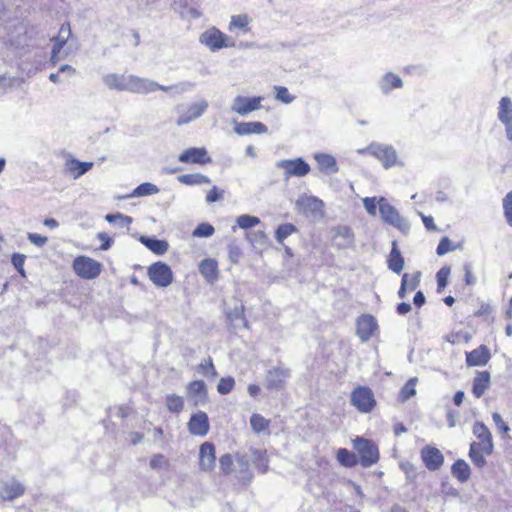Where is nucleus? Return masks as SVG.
I'll list each match as a JSON object with an SVG mask.
<instances>
[{"label": "nucleus", "instance_id": "obj_1", "mask_svg": "<svg viewBox=\"0 0 512 512\" xmlns=\"http://www.w3.org/2000/svg\"><path fill=\"white\" fill-rule=\"evenodd\" d=\"M104 83L110 89L124 91L130 90L135 92H153L156 90L168 91L169 87H164L154 82H148L146 80L134 77L124 76L119 74H108L104 77Z\"/></svg>", "mask_w": 512, "mask_h": 512}, {"label": "nucleus", "instance_id": "obj_2", "mask_svg": "<svg viewBox=\"0 0 512 512\" xmlns=\"http://www.w3.org/2000/svg\"><path fill=\"white\" fill-rule=\"evenodd\" d=\"M72 269L79 278L93 280L101 274L103 265L89 256L78 255L72 262Z\"/></svg>", "mask_w": 512, "mask_h": 512}, {"label": "nucleus", "instance_id": "obj_3", "mask_svg": "<svg viewBox=\"0 0 512 512\" xmlns=\"http://www.w3.org/2000/svg\"><path fill=\"white\" fill-rule=\"evenodd\" d=\"M353 447L359 454L360 464L363 467H370L378 462L379 450L373 441L357 437L353 441Z\"/></svg>", "mask_w": 512, "mask_h": 512}, {"label": "nucleus", "instance_id": "obj_4", "mask_svg": "<svg viewBox=\"0 0 512 512\" xmlns=\"http://www.w3.org/2000/svg\"><path fill=\"white\" fill-rule=\"evenodd\" d=\"M199 41L211 51H218L222 48L233 47L235 45L226 34L214 26L204 31L200 35Z\"/></svg>", "mask_w": 512, "mask_h": 512}, {"label": "nucleus", "instance_id": "obj_5", "mask_svg": "<svg viewBox=\"0 0 512 512\" xmlns=\"http://www.w3.org/2000/svg\"><path fill=\"white\" fill-rule=\"evenodd\" d=\"M379 212L382 220L397 228L400 231H407L409 229V224L407 221L400 215L398 210L388 203L384 198H380L379 201Z\"/></svg>", "mask_w": 512, "mask_h": 512}, {"label": "nucleus", "instance_id": "obj_6", "mask_svg": "<svg viewBox=\"0 0 512 512\" xmlns=\"http://www.w3.org/2000/svg\"><path fill=\"white\" fill-rule=\"evenodd\" d=\"M148 276L152 283L158 287H167L173 281L171 268L164 262H155L148 267Z\"/></svg>", "mask_w": 512, "mask_h": 512}, {"label": "nucleus", "instance_id": "obj_7", "mask_svg": "<svg viewBox=\"0 0 512 512\" xmlns=\"http://www.w3.org/2000/svg\"><path fill=\"white\" fill-rule=\"evenodd\" d=\"M290 377V370L277 366L267 370L265 374V387L268 390L280 391L284 389L287 379Z\"/></svg>", "mask_w": 512, "mask_h": 512}, {"label": "nucleus", "instance_id": "obj_8", "mask_svg": "<svg viewBox=\"0 0 512 512\" xmlns=\"http://www.w3.org/2000/svg\"><path fill=\"white\" fill-rule=\"evenodd\" d=\"M351 403L363 413L372 411L375 406L373 392L367 387H358L351 394Z\"/></svg>", "mask_w": 512, "mask_h": 512}, {"label": "nucleus", "instance_id": "obj_9", "mask_svg": "<svg viewBox=\"0 0 512 512\" xmlns=\"http://www.w3.org/2000/svg\"><path fill=\"white\" fill-rule=\"evenodd\" d=\"M277 166L284 170L285 178L304 177L310 172V166L302 158L280 161Z\"/></svg>", "mask_w": 512, "mask_h": 512}, {"label": "nucleus", "instance_id": "obj_10", "mask_svg": "<svg viewBox=\"0 0 512 512\" xmlns=\"http://www.w3.org/2000/svg\"><path fill=\"white\" fill-rule=\"evenodd\" d=\"M207 108L208 102L206 100H201L199 102L182 106L180 110V115L176 121L177 125L181 126L197 119L205 113Z\"/></svg>", "mask_w": 512, "mask_h": 512}, {"label": "nucleus", "instance_id": "obj_11", "mask_svg": "<svg viewBox=\"0 0 512 512\" xmlns=\"http://www.w3.org/2000/svg\"><path fill=\"white\" fill-rule=\"evenodd\" d=\"M263 97H244L237 96L232 104V110L239 115H247L253 111L260 109Z\"/></svg>", "mask_w": 512, "mask_h": 512}, {"label": "nucleus", "instance_id": "obj_12", "mask_svg": "<svg viewBox=\"0 0 512 512\" xmlns=\"http://www.w3.org/2000/svg\"><path fill=\"white\" fill-rule=\"evenodd\" d=\"M178 159L181 163L186 164L205 165L211 162V157L208 155L207 150L203 147L188 148L179 155Z\"/></svg>", "mask_w": 512, "mask_h": 512}, {"label": "nucleus", "instance_id": "obj_13", "mask_svg": "<svg viewBox=\"0 0 512 512\" xmlns=\"http://www.w3.org/2000/svg\"><path fill=\"white\" fill-rule=\"evenodd\" d=\"M498 118L505 127L507 139L512 141V101L509 97H502L499 101Z\"/></svg>", "mask_w": 512, "mask_h": 512}, {"label": "nucleus", "instance_id": "obj_14", "mask_svg": "<svg viewBox=\"0 0 512 512\" xmlns=\"http://www.w3.org/2000/svg\"><path fill=\"white\" fill-rule=\"evenodd\" d=\"M188 431L194 436L204 437L209 431V420L205 412L193 414L188 422Z\"/></svg>", "mask_w": 512, "mask_h": 512}, {"label": "nucleus", "instance_id": "obj_15", "mask_svg": "<svg viewBox=\"0 0 512 512\" xmlns=\"http://www.w3.org/2000/svg\"><path fill=\"white\" fill-rule=\"evenodd\" d=\"M71 34L70 24L64 23L61 25L58 35L52 39L54 41V45L51 51V61L53 63H56L60 60V52L67 43L68 39L71 37Z\"/></svg>", "mask_w": 512, "mask_h": 512}, {"label": "nucleus", "instance_id": "obj_16", "mask_svg": "<svg viewBox=\"0 0 512 512\" xmlns=\"http://www.w3.org/2000/svg\"><path fill=\"white\" fill-rule=\"evenodd\" d=\"M421 458L426 468L430 471L439 469L444 462V456L441 451L432 446H426L421 450Z\"/></svg>", "mask_w": 512, "mask_h": 512}, {"label": "nucleus", "instance_id": "obj_17", "mask_svg": "<svg viewBox=\"0 0 512 512\" xmlns=\"http://www.w3.org/2000/svg\"><path fill=\"white\" fill-rule=\"evenodd\" d=\"M25 492V487L17 480L11 479L3 482L0 485V500L12 501L22 496Z\"/></svg>", "mask_w": 512, "mask_h": 512}, {"label": "nucleus", "instance_id": "obj_18", "mask_svg": "<svg viewBox=\"0 0 512 512\" xmlns=\"http://www.w3.org/2000/svg\"><path fill=\"white\" fill-rule=\"evenodd\" d=\"M473 434L479 440L476 444L481 445L486 454L490 455L493 452L494 445L492 441V434L487 426L482 422H476L473 425Z\"/></svg>", "mask_w": 512, "mask_h": 512}, {"label": "nucleus", "instance_id": "obj_19", "mask_svg": "<svg viewBox=\"0 0 512 512\" xmlns=\"http://www.w3.org/2000/svg\"><path fill=\"white\" fill-rule=\"evenodd\" d=\"M215 447L210 442H205L199 449V466L202 471H211L215 467Z\"/></svg>", "mask_w": 512, "mask_h": 512}, {"label": "nucleus", "instance_id": "obj_20", "mask_svg": "<svg viewBox=\"0 0 512 512\" xmlns=\"http://www.w3.org/2000/svg\"><path fill=\"white\" fill-rule=\"evenodd\" d=\"M93 167V162H81L73 157L66 159L64 172L74 179H77L88 172Z\"/></svg>", "mask_w": 512, "mask_h": 512}, {"label": "nucleus", "instance_id": "obj_21", "mask_svg": "<svg viewBox=\"0 0 512 512\" xmlns=\"http://www.w3.org/2000/svg\"><path fill=\"white\" fill-rule=\"evenodd\" d=\"M421 272L404 273L401 279V285L398 291L400 298H404L407 293L414 291L420 284Z\"/></svg>", "mask_w": 512, "mask_h": 512}, {"label": "nucleus", "instance_id": "obj_22", "mask_svg": "<svg viewBox=\"0 0 512 512\" xmlns=\"http://www.w3.org/2000/svg\"><path fill=\"white\" fill-rule=\"evenodd\" d=\"M199 271L205 280L211 284L219 277L218 263L212 258L202 260L199 264Z\"/></svg>", "mask_w": 512, "mask_h": 512}, {"label": "nucleus", "instance_id": "obj_23", "mask_svg": "<svg viewBox=\"0 0 512 512\" xmlns=\"http://www.w3.org/2000/svg\"><path fill=\"white\" fill-rule=\"evenodd\" d=\"M490 386V373L488 371H478L473 379L472 393L476 398L484 395Z\"/></svg>", "mask_w": 512, "mask_h": 512}, {"label": "nucleus", "instance_id": "obj_24", "mask_svg": "<svg viewBox=\"0 0 512 512\" xmlns=\"http://www.w3.org/2000/svg\"><path fill=\"white\" fill-rule=\"evenodd\" d=\"M388 268L396 274H401L404 268V258L398 249L397 242H392L391 251L387 257Z\"/></svg>", "mask_w": 512, "mask_h": 512}, {"label": "nucleus", "instance_id": "obj_25", "mask_svg": "<svg viewBox=\"0 0 512 512\" xmlns=\"http://www.w3.org/2000/svg\"><path fill=\"white\" fill-rule=\"evenodd\" d=\"M490 359V352L485 346H480L472 350L466 355V362L468 366H483Z\"/></svg>", "mask_w": 512, "mask_h": 512}, {"label": "nucleus", "instance_id": "obj_26", "mask_svg": "<svg viewBox=\"0 0 512 512\" xmlns=\"http://www.w3.org/2000/svg\"><path fill=\"white\" fill-rule=\"evenodd\" d=\"M234 131L241 136L263 134L267 132V127L262 122H242L234 126Z\"/></svg>", "mask_w": 512, "mask_h": 512}, {"label": "nucleus", "instance_id": "obj_27", "mask_svg": "<svg viewBox=\"0 0 512 512\" xmlns=\"http://www.w3.org/2000/svg\"><path fill=\"white\" fill-rule=\"evenodd\" d=\"M140 242L156 255H163L168 251L169 245L166 240L141 236Z\"/></svg>", "mask_w": 512, "mask_h": 512}, {"label": "nucleus", "instance_id": "obj_28", "mask_svg": "<svg viewBox=\"0 0 512 512\" xmlns=\"http://www.w3.org/2000/svg\"><path fill=\"white\" fill-rule=\"evenodd\" d=\"M374 155L382 162L385 168L394 166L397 162L396 151L391 147H378Z\"/></svg>", "mask_w": 512, "mask_h": 512}, {"label": "nucleus", "instance_id": "obj_29", "mask_svg": "<svg viewBox=\"0 0 512 512\" xmlns=\"http://www.w3.org/2000/svg\"><path fill=\"white\" fill-rule=\"evenodd\" d=\"M451 473L459 482L465 483L470 478L471 470L465 460L458 459L453 463Z\"/></svg>", "mask_w": 512, "mask_h": 512}, {"label": "nucleus", "instance_id": "obj_30", "mask_svg": "<svg viewBox=\"0 0 512 512\" xmlns=\"http://www.w3.org/2000/svg\"><path fill=\"white\" fill-rule=\"evenodd\" d=\"M377 332V322H357L356 334L362 342L368 341Z\"/></svg>", "mask_w": 512, "mask_h": 512}, {"label": "nucleus", "instance_id": "obj_31", "mask_svg": "<svg viewBox=\"0 0 512 512\" xmlns=\"http://www.w3.org/2000/svg\"><path fill=\"white\" fill-rule=\"evenodd\" d=\"M320 171L330 174L338 171L336 160L328 154H318L315 156Z\"/></svg>", "mask_w": 512, "mask_h": 512}, {"label": "nucleus", "instance_id": "obj_32", "mask_svg": "<svg viewBox=\"0 0 512 512\" xmlns=\"http://www.w3.org/2000/svg\"><path fill=\"white\" fill-rule=\"evenodd\" d=\"M486 456H488L481 445L472 442L469 449V458L473 464L479 468L486 465Z\"/></svg>", "mask_w": 512, "mask_h": 512}, {"label": "nucleus", "instance_id": "obj_33", "mask_svg": "<svg viewBox=\"0 0 512 512\" xmlns=\"http://www.w3.org/2000/svg\"><path fill=\"white\" fill-rule=\"evenodd\" d=\"M187 392L188 396L197 403L206 397V385L202 380L192 381L187 387Z\"/></svg>", "mask_w": 512, "mask_h": 512}, {"label": "nucleus", "instance_id": "obj_34", "mask_svg": "<svg viewBox=\"0 0 512 512\" xmlns=\"http://www.w3.org/2000/svg\"><path fill=\"white\" fill-rule=\"evenodd\" d=\"M402 80L401 78L394 73H387L383 76L381 81V90L384 93H388L393 89L401 88Z\"/></svg>", "mask_w": 512, "mask_h": 512}, {"label": "nucleus", "instance_id": "obj_35", "mask_svg": "<svg viewBox=\"0 0 512 512\" xmlns=\"http://www.w3.org/2000/svg\"><path fill=\"white\" fill-rule=\"evenodd\" d=\"M180 183L185 185H199V184H208L210 183V179L199 173H191V174H183L178 177Z\"/></svg>", "mask_w": 512, "mask_h": 512}, {"label": "nucleus", "instance_id": "obj_36", "mask_svg": "<svg viewBox=\"0 0 512 512\" xmlns=\"http://www.w3.org/2000/svg\"><path fill=\"white\" fill-rule=\"evenodd\" d=\"M337 460L345 467H354L358 463L357 456L345 448H341L337 452Z\"/></svg>", "mask_w": 512, "mask_h": 512}, {"label": "nucleus", "instance_id": "obj_37", "mask_svg": "<svg viewBox=\"0 0 512 512\" xmlns=\"http://www.w3.org/2000/svg\"><path fill=\"white\" fill-rule=\"evenodd\" d=\"M418 379L416 377L410 378L406 384L401 388L399 392V399L402 402H406L411 397L416 395V385Z\"/></svg>", "mask_w": 512, "mask_h": 512}, {"label": "nucleus", "instance_id": "obj_38", "mask_svg": "<svg viewBox=\"0 0 512 512\" xmlns=\"http://www.w3.org/2000/svg\"><path fill=\"white\" fill-rule=\"evenodd\" d=\"M297 231V227L294 224L283 223L276 229L275 238L278 243L282 244L288 236L296 233Z\"/></svg>", "mask_w": 512, "mask_h": 512}, {"label": "nucleus", "instance_id": "obj_39", "mask_svg": "<svg viewBox=\"0 0 512 512\" xmlns=\"http://www.w3.org/2000/svg\"><path fill=\"white\" fill-rule=\"evenodd\" d=\"M105 220L110 224L117 225L121 228H126L127 230H129L132 223V218L130 216L123 215L121 213L107 214L105 216Z\"/></svg>", "mask_w": 512, "mask_h": 512}, {"label": "nucleus", "instance_id": "obj_40", "mask_svg": "<svg viewBox=\"0 0 512 512\" xmlns=\"http://www.w3.org/2000/svg\"><path fill=\"white\" fill-rule=\"evenodd\" d=\"M236 463L238 472L240 474L239 478L243 481H250L251 479V473L249 471V461L246 456L244 455H237L236 456Z\"/></svg>", "mask_w": 512, "mask_h": 512}, {"label": "nucleus", "instance_id": "obj_41", "mask_svg": "<svg viewBox=\"0 0 512 512\" xmlns=\"http://www.w3.org/2000/svg\"><path fill=\"white\" fill-rule=\"evenodd\" d=\"M166 406L170 412L179 413L184 407L183 398L175 394H169L166 396Z\"/></svg>", "mask_w": 512, "mask_h": 512}, {"label": "nucleus", "instance_id": "obj_42", "mask_svg": "<svg viewBox=\"0 0 512 512\" xmlns=\"http://www.w3.org/2000/svg\"><path fill=\"white\" fill-rule=\"evenodd\" d=\"M249 22L250 19L246 14L234 15L231 18L229 29L231 30L233 28H238L243 30L244 32H248L250 31Z\"/></svg>", "mask_w": 512, "mask_h": 512}, {"label": "nucleus", "instance_id": "obj_43", "mask_svg": "<svg viewBox=\"0 0 512 512\" xmlns=\"http://www.w3.org/2000/svg\"><path fill=\"white\" fill-rule=\"evenodd\" d=\"M250 425L254 432L260 433L265 431L269 426V420L265 419L260 414H253L250 418Z\"/></svg>", "mask_w": 512, "mask_h": 512}, {"label": "nucleus", "instance_id": "obj_44", "mask_svg": "<svg viewBox=\"0 0 512 512\" xmlns=\"http://www.w3.org/2000/svg\"><path fill=\"white\" fill-rule=\"evenodd\" d=\"M158 192V188L156 185L145 182L136 187L132 193V196L141 197L152 195Z\"/></svg>", "mask_w": 512, "mask_h": 512}, {"label": "nucleus", "instance_id": "obj_45", "mask_svg": "<svg viewBox=\"0 0 512 512\" xmlns=\"http://www.w3.org/2000/svg\"><path fill=\"white\" fill-rule=\"evenodd\" d=\"M260 223V219L256 216L241 215L237 218V224L240 228L247 230Z\"/></svg>", "mask_w": 512, "mask_h": 512}, {"label": "nucleus", "instance_id": "obj_46", "mask_svg": "<svg viewBox=\"0 0 512 512\" xmlns=\"http://www.w3.org/2000/svg\"><path fill=\"white\" fill-rule=\"evenodd\" d=\"M255 458V465L261 473H265L268 470V459L265 451L255 450L253 452Z\"/></svg>", "mask_w": 512, "mask_h": 512}, {"label": "nucleus", "instance_id": "obj_47", "mask_svg": "<svg viewBox=\"0 0 512 512\" xmlns=\"http://www.w3.org/2000/svg\"><path fill=\"white\" fill-rule=\"evenodd\" d=\"M457 248L456 245L452 243V241L448 237L441 238L437 248L436 253L438 256H443L448 252L454 251Z\"/></svg>", "mask_w": 512, "mask_h": 512}, {"label": "nucleus", "instance_id": "obj_48", "mask_svg": "<svg viewBox=\"0 0 512 512\" xmlns=\"http://www.w3.org/2000/svg\"><path fill=\"white\" fill-rule=\"evenodd\" d=\"M503 211L506 222L512 227V190L503 198Z\"/></svg>", "mask_w": 512, "mask_h": 512}, {"label": "nucleus", "instance_id": "obj_49", "mask_svg": "<svg viewBox=\"0 0 512 512\" xmlns=\"http://www.w3.org/2000/svg\"><path fill=\"white\" fill-rule=\"evenodd\" d=\"M219 466L224 474H231L234 472V461L230 454H224L219 458Z\"/></svg>", "mask_w": 512, "mask_h": 512}, {"label": "nucleus", "instance_id": "obj_50", "mask_svg": "<svg viewBox=\"0 0 512 512\" xmlns=\"http://www.w3.org/2000/svg\"><path fill=\"white\" fill-rule=\"evenodd\" d=\"M215 229L209 223H200L193 231L195 237H210L214 234Z\"/></svg>", "mask_w": 512, "mask_h": 512}, {"label": "nucleus", "instance_id": "obj_51", "mask_svg": "<svg viewBox=\"0 0 512 512\" xmlns=\"http://www.w3.org/2000/svg\"><path fill=\"white\" fill-rule=\"evenodd\" d=\"M234 384L235 381L232 377L221 378L217 385V391L222 395L228 394L232 391Z\"/></svg>", "mask_w": 512, "mask_h": 512}, {"label": "nucleus", "instance_id": "obj_52", "mask_svg": "<svg viewBox=\"0 0 512 512\" xmlns=\"http://www.w3.org/2000/svg\"><path fill=\"white\" fill-rule=\"evenodd\" d=\"M450 275V268L448 266L442 267L436 274L438 290L446 287Z\"/></svg>", "mask_w": 512, "mask_h": 512}, {"label": "nucleus", "instance_id": "obj_53", "mask_svg": "<svg viewBox=\"0 0 512 512\" xmlns=\"http://www.w3.org/2000/svg\"><path fill=\"white\" fill-rule=\"evenodd\" d=\"M25 260H26V256L24 254H20V253H14L11 257V262H12L13 266L15 267V269L18 271V273L22 277L26 276L25 270H24Z\"/></svg>", "mask_w": 512, "mask_h": 512}, {"label": "nucleus", "instance_id": "obj_54", "mask_svg": "<svg viewBox=\"0 0 512 512\" xmlns=\"http://www.w3.org/2000/svg\"><path fill=\"white\" fill-rule=\"evenodd\" d=\"M275 92L276 99L285 104H289L294 100V97L289 93L288 89L284 86H276Z\"/></svg>", "mask_w": 512, "mask_h": 512}, {"label": "nucleus", "instance_id": "obj_55", "mask_svg": "<svg viewBox=\"0 0 512 512\" xmlns=\"http://www.w3.org/2000/svg\"><path fill=\"white\" fill-rule=\"evenodd\" d=\"M198 371L207 377L208 376L215 377L217 375L215 367L210 358L206 362L200 363L198 365Z\"/></svg>", "mask_w": 512, "mask_h": 512}, {"label": "nucleus", "instance_id": "obj_56", "mask_svg": "<svg viewBox=\"0 0 512 512\" xmlns=\"http://www.w3.org/2000/svg\"><path fill=\"white\" fill-rule=\"evenodd\" d=\"M363 205L367 213L371 216L376 215L377 202L375 197H366L363 199Z\"/></svg>", "mask_w": 512, "mask_h": 512}, {"label": "nucleus", "instance_id": "obj_57", "mask_svg": "<svg viewBox=\"0 0 512 512\" xmlns=\"http://www.w3.org/2000/svg\"><path fill=\"white\" fill-rule=\"evenodd\" d=\"M223 198V191L219 190L216 186L212 187L206 195V200L209 203L216 202Z\"/></svg>", "mask_w": 512, "mask_h": 512}, {"label": "nucleus", "instance_id": "obj_58", "mask_svg": "<svg viewBox=\"0 0 512 512\" xmlns=\"http://www.w3.org/2000/svg\"><path fill=\"white\" fill-rule=\"evenodd\" d=\"M28 239L31 243L38 247H42L48 242V238L46 236L37 233H29Z\"/></svg>", "mask_w": 512, "mask_h": 512}, {"label": "nucleus", "instance_id": "obj_59", "mask_svg": "<svg viewBox=\"0 0 512 512\" xmlns=\"http://www.w3.org/2000/svg\"><path fill=\"white\" fill-rule=\"evenodd\" d=\"M97 239L101 241V250H108L113 244L112 238L105 232L98 233Z\"/></svg>", "mask_w": 512, "mask_h": 512}, {"label": "nucleus", "instance_id": "obj_60", "mask_svg": "<svg viewBox=\"0 0 512 512\" xmlns=\"http://www.w3.org/2000/svg\"><path fill=\"white\" fill-rule=\"evenodd\" d=\"M492 419L500 432L507 433L510 430L509 426L505 424L499 413L494 412L492 414Z\"/></svg>", "mask_w": 512, "mask_h": 512}, {"label": "nucleus", "instance_id": "obj_61", "mask_svg": "<svg viewBox=\"0 0 512 512\" xmlns=\"http://www.w3.org/2000/svg\"><path fill=\"white\" fill-rule=\"evenodd\" d=\"M464 270V281L467 285H473L476 282V277L473 274L472 267L470 264H465L463 266Z\"/></svg>", "mask_w": 512, "mask_h": 512}, {"label": "nucleus", "instance_id": "obj_62", "mask_svg": "<svg viewBox=\"0 0 512 512\" xmlns=\"http://www.w3.org/2000/svg\"><path fill=\"white\" fill-rule=\"evenodd\" d=\"M419 215H420V217L422 219V222H423L425 228L428 231H437L438 230L437 226L434 223V219H433L432 216L425 215L422 212H419Z\"/></svg>", "mask_w": 512, "mask_h": 512}, {"label": "nucleus", "instance_id": "obj_63", "mask_svg": "<svg viewBox=\"0 0 512 512\" xmlns=\"http://www.w3.org/2000/svg\"><path fill=\"white\" fill-rule=\"evenodd\" d=\"M165 462H166L165 457L161 454H158V455H155L150 460V467L152 469H158V468H161L165 464Z\"/></svg>", "mask_w": 512, "mask_h": 512}, {"label": "nucleus", "instance_id": "obj_64", "mask_svg": "<svg viewBox=\"0 0 512 512\" xmlns=\"http://www.w3.org/2000/svg\"><path fill=\"white\" fill-rule=\"evenodd\" d=\"M242 255V251L238 246L229 247V258L232 262L237 263Z\"/></svg>", "mask_w": 512, "mask_h": 512}]
</instances>
